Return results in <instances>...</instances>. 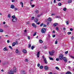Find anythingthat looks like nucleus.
<instances>
[{
	"mask_svg": "<svg viewBox=\"0 0 74 74\" xmlns=\"http://www.w3.org/2000/svg\"><path fill=\"white\" fill-rule=\"evenodd\" d=\"M29 23H30V22H29V21H28V22H27V24H29Z\"/></svg>",
	"mask_w": 74,
	"mask_h": 74,
	"instance_id": "nucleus-61",
	"label": "nucleus"
},
{
	"mask_svg": "<svg viewBox=\"0 0 74 74\" xmlns=\"http://www.w3.org/2000/svg\"><path fill=\"white\" fill-rule=\"evenodd\" d=\"M56 60H57V61H59V59L56 58Z\"/></svg>",
	"mask_w": 74,
	"mask_h": 74,
	"instance_id": "nucleus-49",
	"label": "nucleus"
},
{
	"mask_svg": "<svg viewBox=\"0 0 74 74\" xmlns=\"http://www.w3.org/2000/svg\"><path fill=\"white\" fill-rule=\"evenodd\" d=\"M36 32H34V33L33 36H36Z\"/></svg>",
	"mask_w": 74,
	"mask_h": 74,
	"instance_id": "nucleus-33",
	"label": "nucleus"
},
{
	"mask_svg": "<svg viewBox=\"0 0 74 74\" xmlns=\"http://www.w3.org/2000/svg\"><path fill=\"white\" fill-rule=\"evenodd\" d=\"M12 21L13 22H16V21H17V18H13L12 19Z\"/></svg>",
	"mask_w": 74,
	"mask_h": 74,
	"instance_id": "nucleus-5",
	"label": "nucleus"
},
{
	"mask_svg": "<svg viewBox=\"0 0 74 74\" xmlns=\"http://www.w3.org/2000/svg\"><path fill=\"white\" fill-rule=\"evenodd\" d=\"M28 39H29V40H30V38L29 36H28Z\"/></svg>",
	"mask_w": 74,
	"mask_h": 74,
	"instance_id": "nucleus-56",
	"label": "nucleus"
},
{
	"mask_svg": "<svg viewBox=\"0 0 74 74\" xmlns=\"http://www.w3.org/2000/svg\"><path fill=\"white\" fill-rule=\"evenodd\" d=\"M34 48H35V47L34 46H32L31 47V49H33Z\"/></svg>",
	"mask_w": 74,
	"mask_h": 74,
	"instance_id": "nucleus-25",
	"label": "nucleus"
},
{
	"mask_svg": "<svg viewBox=\"0 0 74 74\" xmlns=\"http://www.w3.org/2000/svg\"><path fill=\"white\" fill-rule=\"evenodd\" d=\"M4 31L2 29H0V32H3Z\"/></svg>",
	"mask_w": 74,
	"mask_h": 74,
	"instance_id": "nucleus-31",
	"label": "nucleus"
},
{
	"mask_svg": "<svg viewBox=\"0 0 74 74\" xmlns=\"http://www.w3.org/2000/svg\"><path fill=\"white\" fill-rule=\"evenodd\" d=\"M13 69H14V72L16 73V67H14Z\"/></svg>",
	"mask_w": 74,
	"mask_h": 74,
	"instance_id": "nucleus-15",
	"label": "nucleus"
},
{
	"mask_svg": "<svg viewBox=\"0 0 74 74\" xmlns=\"http://www.w3.org/2000/svg\"><path fill=\"white\" fill-rule=\"evenodd\" d=\"M70 30L71 31H73V28H71L70 29Z\"/></svg>",
	"mask_w": 74,
	"mask_h": 74,
	"instance_id": "nucleus-52",
	"label": "nucleus"
},
{
	"mask_svg": "<svg viewBox=\"0 0 74 74\" xmlns=\"http://www.w3.org/2000/svg\"><path fill=\"white\" fill-rule=\"evenodd\" d=\"M40 52L38 51L37 53V54H36V56H37V58H39L40 57Z\"/></svg>",
	"mask_w": 74,
	"mask_h": 74,
	"instance_id": "nucleus-8",
	"label": "nucleus"
},
{
	"mask_svg": "<svg viewBox=\"0 0 74 74\" xmlns=\"http://www.w3.org/2000/svg\"><path fill=\"white\" fill-rule=\"evenodd\" d=\"M9 48H10L11 49H12V47L11 46H9Z\"/></svg>",
	"mask_w": 74,
	"mask_h": 74,
	"instance_id": "nucleus-34",
	"label": "nucleus"
},
{
	"mask_svg": "<svg viewBox=\"0 0 74 74\" xmlns=\"http://www.w3.org/2000/svg\"><path fill=\"white\" fill-rule=\"evenodd\" d=\"M42 14H39L37 15V17H38V18H40V16Z\"/></svg>",
	"mask_w": 74,
	"mask_h": 74,
	"instance_id": "nucleus-36",
	"label": "nucleus"
},
{
	"mask_svg": "<svg viewBox=\"0 0 74 74\" xmlns=\"http://www.w3.org/2000/svg\"><path fill=\"white\" fill-rule=\"evenodd\" d=\"M42 58L43 59H44V61L45 62V63L47 64V63H48L47 60V59L46 58H44V55L42 56Z\"/></svg>",
	"mask_w": 74,
	"mask_h": 74,
	"instance_id": "nucleus-2",
	"label": "nucleus"
},
{
	"mask_svg": "<svg viewBox=\"0 0 74 74\" xmlns=\"http://www.w3.org/2000/svg\"><path fill=\"white\" fill-rule=\"evenodd\" d=\"M67 25H69V21H67L66 22Z\"/></svg>",
	"mask_w": 74,
	"mask_h": 74,
	"instance_id": "nucleus-28",
	"label": "nucleus"
},
{
	"mask_svg": "<svg viewBox=\"0 0 74 74\" xmlns=\"http://www.w3.org/2000/svg\"><path fill=\"white\" fill-rule=\"evenodd\" d=\"M54 51L53 50L51 51V52H49V53L50 55H53V53H54Z\"/></svg>",
	"mask_w": 74,
	"mask_h": 74,
	"instance_id": "nucleus-7",
	"label": "nucleus"
},
{
	"mask_svg": "<svg viewBox=\"0 0 74 74\" xmlns=\"http://www.w3.org/2000/svg\"><path fill=\"white\" fill-rule=\"evenodd\" d=\"M8 18H11V14H9L8 15Z\"/></svg>",
	"mask_w": 74,
	"mask_h": 74,
	"instance_id": "nucleus-23",
	"label": "nucleus"
},
{
	"mask_svg": "<svg viewBox=\"0 0 74 74\" xmlns=\"http://www.w3.org/2000/svg\"><path fill=\"white\" fill-rule=\"evenodd\" d=\"M49 58L50 59V60H53V58L49 57Z\"/></svg>",
	"mask_w": 74,
	"mask_h": 74,
	"instance_id": "nucleus-32",
	"label": "nucleus"
},
{
	"mask_svg": "<svg viewBox=\"0 0 74 74\" xmlns=\"http://www.w3.org/2000/svg\"><path fill=\"white\" fill-rule=\"evenodd\" d=\"M38 20L37 19V18H35V20H34V21L35 22H38Z\"/></svg>",
	"mask_w": 74,
	"mask_h": 74,
	"instance_id": "nucleus-16",
	"label": "nucleus"
},
{
	"mask_svg": "<svg viewBox=\"0 0 74 74\" xmlns=\"http://www.w3.org/2000/svg\"><path fill=\"white\" fill-rule=\"evenodd\" d=\"M12 18H16V17H15V16L14 15V16H12Z\"/></svg>",
	"mask_w": 74,
	"mask_h": 74,
	"instance_id": "nucleus-35",
	"label": "nucleus"
},
{
	"mask_svg": "<svg viewBox=\"0 0 74 74\" xmlns=\"http://www.w3.org/2000/svg\"><path fill=\"white\" fill-rule=\"evenodd\" d=\"M58 5L59 6H61L62 5V3L60 2L59 3H58Z\"/></svg>",
	"mask_w": 74,
	"mask_h": 74,
	"instance_id": "nucleus-29",
	"label": "nucleus"
},
{
	"mask_svg": "<svg viewBox=\"0 0 74 74\" xmlns=\"http://www.w3.org/2000/svg\"><path fill=\"white\" fill-rule=\"evenodd\" d=\"M4 27H7V25H6L4 26Z\"/></svg>",
	"mask_w": 74,
	"mask_h": 74,
	"instance_id": "nucleus-58",
	"label": "nucleus"
},
{
	"mask_svg": "<svg viewBox=\"0 0 74 74\" xmlns=\"http://www.w3.org/2000/svg\"><path fill=\"white\" fill-rule=\"evenodd\" d=\"M63 10H64V11H66L67 10V9L66 8H64Z\"/></svg>",
	"mask_w": 74,
	"mask_h": 74,
	"instance_id": "nucleus-26",
	"label": "nucleus"
},
{
	"mask_svg": "<svg viewBox=\"0 0 74 74\" xmlns=\"http://www.w3.org/2000/svg\"><path fill=\"white\" fill-rule=\"evenodd\" d=\"M56 18H60V16H56Z\"/></svg>",
	"mask_w": 74,
	"mask_h": 74,
	"instance_id": "nucleus-20",
	"label": "nucleus"
},
{
	"mask_svg": "<svg viewBox=\"0 0 74 74\" xmlns=\"http://www.w3.org/2000/svg\"><path fill=\"white\" fill-rule=\"evenodd\" d=\"M53 15H55V14L53 13H52L51 14V16H53Z\"/></svg>",
	"mask_w": 74,
	"mask_h": 74,
	"instance_id": "nucleus-53",
	"label": "nucleus"
},
{
	"mask_svg": "<svg viewBox=\"0 0 74 74\" xmlns=\"http://www.w3.org/2000/svg\"><path fill=\"white\" fill-rule=\"evenodd\" d=\"M34 6H35L34 5H31V7H32V8H33L34 7Z\"/></svg>",
	"mask_w": 74,
	"mask_h": 74,
	"instance_id": "nucleus-38",
	"label": "nucleus"
},
{
	"mask_svg": "<svg viewBox=\"0 0 74 74\" xmlns=\"http://www.w3.org/2000/svg\"><path fill=\"white\" fill-rule=\"evenodd\" d=\"M22 51H23V52L24 53H27V51H26V50L25 49H23V50Z\"/></svg>",
	"mask_w": 74,
	"mask_h": 74,
	"instance_id": "nucleus-14",
	"label": "nucleus"
},
{
	"mask_svg": "<svg viewBox=\"0 0 74 74\" xmlns=\"http://www.w3.org/2000/svg\"><path fill=\"white\" fill-rule=\"evenodd\" d=\"M53 3H56V0H54L53 1Z\"/></svg>",
	"mask_w": 74,
	"mask_h": 74,
	"instance_id": "nucleus-51",
	"label": "nucleus"
},
{
	"mask_svg": "<svg viewBox=\"0 0 74 74\" xmlns=\"http://www.w3.org/2000/svg\"><path fill=\"white\" fill-rule=\"evenodd\" d=\"M72 3V0H69L68 1V3Z\"/></svg>",
	"mask_w": 74,
	"mask_h": 74,
	"instance_id": "nucleus-19",
	"label": "nucleus"
},
{
	"mask_svg": "<svg viewBox=\"0 0 74 74\" xmlns=\"http://www.w3.org/2000/svg\"><path fill=\"white\" fill-rule=\"evenodd\" d=\"M53 33H55V31L54 30L52 32Z\"/></svg>",
	"mask_w": 74,
	"mask_h": 74,
	"instance_id": "nucleus-62",
	"label": "nucleus"
},
{
	"mask_svg": "<svg viewBox=\"0 0 74 74\" xmlns=\"http://www.w3.org/2000/svg\"><path fill=\"white\" fill-rule=\"evenodd\" d=\"M14 9L15 10V11H17V10H18V8H15Z\"/></svg>",
	"mask_w": 74,
	"mask_h": 74,
	"instance_id": "nucleus-48",
	"label": "nucleus"
},
{
	"mask_svg": "<svg viewBox=\"0 0 74 74\" xmlns=\"http://www.w3.org/2000/svg\"><path fill=\"white\" fill-rule=\"evenodd\" d=\"M20 4L21 5H23V2H21Z\"/></svg>",
	"mask_w": 74,
	"mask_h": 74,
	"instance_id": "nucleus-45",
	"label": "nucleus"
},
{
	"mask_svg": "<svg viewBox=\"0 0 74 74\" xmlns=\"http://www.w3.org/2000/svg\"><path fill=\"white\" fill-rule=\"evenodd\" d=\"M66 29L65 28H64V29H63V30H66Z\"/></svg>",
	"mask_w": 74,
	"mask_h": 74,
	"instance_id": "nucleus-63",
	"label": "nucleus"
},
{
	"mask_svg": "<svg viewBox=\"0 0 74 74\" xmlns=\"http://www.w3.org/2000/svg\"><path fill=\"white\" fill-rule=\"evenodd\" d=\"M15 43L16 45H18V40H17L16 41Z\"/></svg>",
	"mask_w": 74,
	"mask_h": 74,
	"instance_id": "nucleus-22",
	"label": "nucleus"
},
{
	"mask_svg": "<svg viewBox=\"0 0 74 74\" xmlns=\"http://www.w3.org/2000/svg\"><path fill=\"white\" fill-rule=\"evenodd\" d=\"M15 44H15V42L13 43L12 44V46H13V47L15 46Z\"/></svg>",
	"mask_w": 74,
	"mask_h": 74,
	"instance_id": "nucleus-18",
	"label": "nucleus"
},
{
	"mask_svg": "<svg viewBox=\"0 0 74 74\" xmlns=\"http://www.w3.org/2000/svg\"><path fill=\"white\" fill-rule=\"evenodd\" d=\"M25 61H26V62H28L29 61V60L27 59H26L25 60Z\"/></svg>",
	"mask_w": 74,
	"mask_h": 74,
	"instance_id": "nucleus-46",
	"label": "nucleus"
},
{
	"mask_svg": "<svg viewBox=\"0 0 74 74\" xmlns=\"http://www.w3.org/2000/svg\"><path fill=\"white\" fill-rule=\"evenodd\" d=\"M53 37H55V35H53L52 36Z\"/></svg>",
	"mask_w": 74,
	"mask_h": 74,
	"instance_id": "nucleus-55",
	"label": "nucleus"
},
{
	"mask_svg": "<svg viewBox=\"0 0 74 74\" xmlns=\"http://www.w3.org/2000/svg\"><path fill=\"white\" fill-rule=\"evenodd\" d=\"M3 50L4 51H8V49H7V47H5L4 49H3Z\"/></svg>",
	"mask_w": 74,
	"mask_h": 74,
	"instance_id": "nucleus-10",
	"label": "nucleus"
},
{
	"mask_svg": "<svg viewBox=\"0 0 74 74\" xmlns=\"http://www.w3.org/2000/svg\"><path fill=\"white\" fill-rule=\"evenodd\" d=\"M65 53L66 54H67V53H68V51H66V52H65Z\"/></svg>",
	"mask_w": 74,
	"mask_h": 74,
	"instance_id": "nucleus-50",
	"label": "nucleus"
},
{
	"mask_svg": "<svg viewBox=\"0 0 74 74\" xmlns=\"http://www.w3.org/2000/svg\"><path fill=\"white\" fill-rule=\"evenodd\" d=\"M29 46H28V48H30V47H31V44H29Z\"/></svg>",
	"mask_w": 74,
	"mask_h": 74,
	"instance_id": "nucleus-37",
	"label": "nucleus"
},
{
	"mask_svg": "<svg viewBox=\"0 0 74 74\" xmlns=\"http://www.w3.org/2000/svg\"><path fill=\"white\" fill-rule=\"evenodd\" d=\"M52 72H50L49 73V74H52Z\"/></svg>",
	"mask_w": 74,
	"mask_h": 74,
	"instance_id": "nucleus-64",
	"label": "nucleus"
},
{
	"mask_svg": "<svg viewBox=\"0 0 74 74\" xmlns=\"http://www.w3.org/2000/svg\"><path fill=\"white\" fill-rule=\"evenodd\" d=\"M56 30H59V28H58V27H57L56 28Z\"/></svg>",
	"mask_w": 74,
	"mask_h": 74,
	"instance_id": "nucleus-44",
	"label": "nucleus"
},
{
	"mask_svg": "<svg viewBox=\"0 0 74 74\" xmlns=\"http://www.w3.org/2000/svg\"><path fill=\"white\" fill-rule=\"evenodd\" d=\"M40 69H43V66H40Z\"/></svg>",
	"mask_w": 74,
	"mask_h": 74,
	"instance_id": "nucleus-24",
	"label": "nucleus"
},
{
	"mask_svg": "<svg viewBox=\"0 0 74 74\" xmlns=\"http://www.w3.org/2000/svg\"><path fill=\"white\" fill-rule=\"evenodd\" d=\"M56 69L57 70H59V68L58 67H57V66H56Z\"/></svg>",
	"mask_w": 74,
	"mask_h": 74,
	"instance_id": "nucleus-40",
	"label": "nucleus"
},
{
	"mask_svg": "<svg viewBox=\"0 0 74 74\" xmlns=\"http://www.w3.org/2000/svg\"><path fill=\"white\" fill-rule=\"evenodd\" d=\"M58 23H55L53 24V26L55 27L56 26L58 25Z\"/></svg>",
	"mask_w": 74,
	"mask_h": 74,
	"instance_id": "nucleus-13",
	"label": "nucleus"
},
{
	"mask_svg": "<svg viewBox=\"0 0 74 74\" xmlns=\"http://www.w3.org/2000/svg\"><path fill=\"white\" fill-rule=\"evenodd\" d=\"M63 60L65 62H67V59L66 57L63 58Z\"/></svg>",
	"mask_w": 74,
	"mask_h": 74,
	"instance_id": "nucleus-6",
	"label": "nucleus"
},
{
	"mask_svg": "<svg viewBox=\"0 0 74 74\" xmlns=\"http://www.w3.org/2000/svg\"><path fill=\"white\" fill-rule=\"evenodd\" d=\"M40 64H38L37 65L38 67H40Z\"/></svg>",
	"mask_w": 74,
	"mask_h": 74,
	"instance_id": "nucleus-47",
	"label": "nucleus"
},
{
	"mask_svg": "<svg viewBox=\"0 0 74 74\" xmlns=\"http://www.w3.org/2000/svg\"><path fill=\"white\" fill-rule=\"evenodd\" d=\"M47 20L48 21L51 22V21H52V19H51V18L49 17L47 19Z\"/></svg>",
	"mask_w": 74,
	"mask_h": 74,
	"instance_id": "nucleus-17",
	"label": "nucleus"
},
{
	"mask_svg": "<svg viewBox=\"0 0 74 74\" xmlns=\"http://www.w3.org/2000/svg\"><path fill=\"white\" fill-rule=\"evenodd\" d=\"M32 26H33V27H35V28L37 27V25H35V23H32Z\"/></svg>",
	"mask_w": 74,
	"mask_h": 74,
	"instance_id": "nucleus-9",
	"label": "nucleus"
},
{
	"mask_svg": "<svg viewBox=\"0 0 74 74\" xmlns=\"http://www.w3.org/2000/svg\"><path fill=\"white\" fill-rule=\"evenodd\" d=\"M39 42H40V43H42L43 41H42V40H39Z\"/></svg>",
	"mask_w": 74,
	"mask_h": 74,
	"instance_id": "nucleus-27",
	"label": "nucleus"
},
{
	"mask_svg": "<svg viewBox=\"0 0 74 74\" xmlns=\"http://www.w3.org/2000/svg\"><path fill=\"white\" fill-rule=\"evenodd\" d=\"M35 12L36 14L38 13V10H36L35 11Z\"/></svg>",
	"mask_w": 74,
	"mask_h": 74,
	"instance_id": "nucleus-30",
	"label": "nucleus"
},
{
	"mask_svg": "<svg viewBox=\"0 0 74 74\" xmlns=\"http://www.w3.org/2000/svg\"><path fill=\"white\" fill-rule=\"evenodd\" d=\"M36 24L37 25H40V22H39L38 23H37Z\"/></svg>",
	"mask_w": 74,
	"mask_h": 74,
	"instance_id": "nucleus-57",
	"label": "nucleus"
},
{
	"mask_svg": "<svg viewBox=\"0 0 74 74\" xmlns=\"http://www.w3.org/2000/svg\"><path fill=\"white\" fill-rule=\"evenodd\" d=\"M16 53H18L19 52V51H18V49H16V51H15Z\"/></svg>",
	"mask_w": 74,
	"mask_h": 74,
	"instance_id": "nucleus-21",
	"label": "nucleus"
},
{
	"mask_svg": "<svg viewBox=\"0 0 74 74\" xmlns=\"http://www.w3.org/2000/svg\"><path fill=\"white\" fill-rule=\"evenodd\" d=\"M7 42H8V43H9V42H10V40H8L7 41Z\"/></svg>",
	"mask_w": 74,
	"mask_h": 74,
	"instance_id": "nucleus-59",
	"label": "nucleus"
},
{
	"mask_svg": "<svg viewBox=\"0 0 74 74\" xmlns=\"http://www.w3.org/2000/svg\"><path fill=\"white\" fill-rule=\"evenodd\" d=\"M49 67L47 66H44V69L45 70H48Z\"/></svg>",
	"mask_w": 74,
	"mask_h": 74,
	"instance_id": "nucleus-11",
	"label": "nucleus"
},
{
	"mask_svg": "<svg viewBox=\"0 0 74 74\" xmlns=\"http://www.w3.org/2000/svg\"><path fill=\"white\" fill-rule=\"evenodd\" d=\"M34 19V16L32 17V20H33V19Z\"/></svg>",
	"mask_w": 74,
	"mask_h": 74,
	"instance_id": "nucleus-43",
	"label": "nucleus"
},
{
	"mask_svg": "<svg viewBox=\"0 0 74 74\" xmlns=\"http://www.w3.org/2000/svg\"><path fill=\"white\" fill-rule=\"evenodd\" d=\"M44 25V24L43 23H42L40 25V26H41V27L42 26V25Z\"/></svg>",
	"mask_w": 74,
	"mask_h": 74,
	"instance_id": "nucleus-41",
	"label": "nucleus"
},
{
	"mask_svg": "<svg viewBox=\"0 0 74 74\" xmlns=\"http://www.w3.org/2000/svg\"><path fill=\"white\" fill-rule=\"evenodd\" d=\"M58 44V41L56 40L55 42V44Z\"/></svg>",
	"mask_w": 74,
	"mask_h": 74,
	"instance_id": "nucleus-42",
	"label": "nucleus"
},
{
	"mask_svg": "<svg viewBox=\"0 0 74 74\" xmlns=\"http://www.w3.org/2000/svg\"><path fill=\"white\" fill-rule=\"evenodd\" d=\"M71 34V32H68V34L69 35V34Z\"/></svg>",
	"mask_w": 74,
	"mask_h": 74,
	"instance_id": "nucleus-39",
	"label": "nucleus"
},
{
	"mask_svg": "<svg viewBox=\"0 0 74 74\" xmlns=\"http://www.w3.org/2000/svg\"><path fill=\"white\" fill-rule=\"evenodd\" d=\"M46 32V29L44 28H42L41 30V32L42 33H45Z\"/></svg>",
	"mask_w": 74,
	"mask_h": 74,
	"instance_id": "nucleus-3",
	"label": "nucleus"
},
{
	"mask_svg": "<svg viewBox=\"0 0 74 74\" xmlns=\"http://www.w3.org/2000/svg\"><path fill=\"white\" fill-rule=\"evenodd\" d=\"M63 56H64V55L62 54H60L59 55V59L61 60H62L63 58Z\"/></svg>",
	"mask_w": 74,
	"mask_h": 74,
	"instance_id": "nucleus-1",
	"label": "nucleus"
},
{
	"mask_svg": "<svg viewBox=\"0 0 74 74\" xmlns=\"http://www.w3.org/2000/svg\"><path fill=\"white\" fill-rule=\"evenodd\" d=\"M14 71L12 70H11L8 72V74H14Z\"/></svg>",
	"mask_w": 74,
	"mask_h": 74,
	"instance_id": "nucleus-4",
	"label": "nucleus"
},
{
	"mask_svg": "<svg viewBox=\"0 0 74 74\" xmlns=\"http://www.w3.org/2000/svg\"><path fill=\"white\" fill-rule=\"evenodd\" d=\"M23 74H26V73H24V72H25L24 71H23Z\"/></svg>",
	"mask_w": 74,
	"mask_h": 74,
	"instance_id": "nucleus-54",
	"label": "nucleus"
},
{
	"mask_svg": "<svg viewBox=\"0 0 74 74\" xmlns=\"http://www.w3.org/2000/svg\"><path fill=\"white\" fill-rule=\"evenodd\" d=\"M46 25L45 24H44V26H43V27H46Z\"/></svg>",
	"mask_w": 74,
	"mask_h": 74,
	"instance_id": "nucleus-60",
	"label": "nucleus"
},
{
	"mask_svg": "<svg viewBox=\"0 0 74 74\" xmlns=\"http://www.w3.org/2000/svg\"><path fill=\"white\" fill-rule=\"evenodd\" d=\"M10 7L11 8L14 9L15 8V6L14 5L12 4L11 5Z\"/></svg>",
	"mask_w": 74,
	"mask_h": 74,
	"instance_id": "nucleus-12",
	"label": "nucleus"
}]
</instances>
